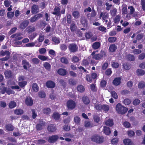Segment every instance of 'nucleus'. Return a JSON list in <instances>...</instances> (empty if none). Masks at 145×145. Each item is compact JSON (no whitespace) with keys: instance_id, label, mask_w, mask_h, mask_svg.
Returning a JSON list of instances; mask_svg holds the SVG:
<instances>
[{"instance_id":"1","label":"nucleus","mask_w":145,"mask_h":145,"mask_svg":"<svg viewBox=\"0 0 145 145\" xmlns=\"http://www.w3.org/2000/svg\"><path fill=\"white\" fill-rule=\"evenodd\" d=\"M116 109L118 114H124L128 110L127 108L123 106L120 103L117 104Z\"/></svg>"},{"instance_id":"2","label":"nucleus","mask_w":145,"mask_h":145,"mask_svg":"<svg viewBox=\"0 0 145 145\" xmlns=\"http://www.w3.org/2000/svg\"><path fill=\"white\" fill-rule=\"evenodd\" d=\"M91 140L97 144H101L104 140L103 136L99 135H95L92 136L91 138Z\"/></svg>"},{"instance_id":"3","label":"nucleus","mask_w":145,"mask_h":145,"mask_svg":"<svg viewBox=\"0 0 145 145\" xmlns=\"http://www.w3.org/2000/svg\"><path fill=\"white\" fill-rule=\"evenodd\" d=\"M66 106L68 110H72L74 109L76 106L75 102L72 99L68 100L66 103Z\"/></svg>"},{"instance_id":"4","label":"nucleus","mask_w":145,"mask_h":145,"mask_svg":"<svg viewBox=\"0 0 145 145\" xmlns=\"http://www.w3.org/2000/svg\"><path fill=\"white\" fill-rule=\"evenodd\" d=\"M78 47L75 43L70 44L68 46L69 50L71 52L74 53L78 50Z\"/></svg>"},{"instance_id":"5","label":"nucleus","mask_w":145,"mask_h":145,"mask_svg":"<svg viewBox=\"0 0 145 145\" xmlns=\"http://www.w3.org/2000/svg\"><path fill=\"white\" fill-rule=\"evenodd\" d=\"M80 22L84 27H87L88 25V22L87 18L82 17L80 19Z\"/></svg>"},{"instance_id":"6","label":"nucleus","mask_w":145,"mask_h":145,"mask_svg":"<svg viewBox=\"0 0 145 145\" xmlns=\"http://www.w3.org/2000/svg\"><path fill=\"white\" fill-rule=\"evenodd\" d=\"M59 138V136L57 135H52L49 137L48 141L50 143H54Z\"/></svg>"},{"instance_id":"7","label":"nucleus","mask_w":145,"mask_h":145,"mask_svg":"<svg viewBox=\"0 0 145 145\" xmlns=\"http://www.w3.org/2000/svg\"><path fill=\"white\" fill-rule=\"evenodd\" d=\"M45 122L42 120H40L39 123L37 124L36 126V128L37 130L40 131L43 129V127L45 125Z\"/></svg>"},{"instance_id":"8","label":"nucleus","mask_w":145,"mask_h":145,"mask_svg":"<svg viewBox=\"0 0 145 145\" xmlns=\"http://www.w3.org/2000/svg\"><path fill=\"white\" fill-rule=\"evenodd\" d=\"M25 102L27 106H30L33 105V101L31 97L30 96H27L26 97Z\"/></svg>"},{"instance_id":"9","label":"nucleus","mask_w":145,"mask_h":145,"mask_svg":"<svg viewBox=\"0 0 145 145\" xmlns=\"http://www.w3.org/2000/svg\"><path fill=\"white\" fill-rule=\"evenodd\" d=\"M42 14L40 13L36 14L32 17H31L30 19V22L31 23H33L35 22L37 20H38L40 18L42 17Z\"/></svg>"},{"instance_id":"10","label":"nucleus","mask_w":145,"mask_h":145,"mask_svg":"<svg viewBox=\"0 0 145 145\" xmlns=\"http://www.w3.org/2000/svg\"><path fill=\"white\" fill-rule=\"evenodd\" d=\"M60 7L56 6L54 9V12H52V14L57 16H60Z\"/></svg>"},{"instance_id":"11","label":"nucleus","mask_w":145,"mask_h":145,"mask_svg":"<svg viewBox=\"0 0 145 145\" xmlns=\"http://www.w3.org/2000/svg\"><path fill=\"white\" fill-rule=\"evenodd\" d=\"M109 15L108 13L106 12H101L100 14L99 18L101 19L102 17V20H106L108 18Z\"/></svg>"},{"instance_id":"12","label":"nucleus","mask_w":145,"mask_h":145,"mask_svg":"<svg viewBox=\"0 0 145 145\" xmlns=\"http://www.w3.org/2000/svg\"><path fill=\"white\" fill-rule=\"evenodd\" d=\"M121 78L116 77L114 79L112 82V84L114 85L117 86L120 85L121 83Z\"/></svg>"},{"instance_id":"13","label":"nucleus","mask_w":145,"mask_h":145,"mask_svg":"<svg viewBox=\"0 0 145 145\" xmlns=\"http://www.w3.org/2000/svg\"><path fill=\"white\" fill-rule=\"evenodd\" d=\"M46 86L48 88H53L55 86V84L54 82L52 80L47 81L46 83Z\"/></svg>"},{"instance_id":"14","label":"nucleus","mask_w":145,"mask_h":145,"mask_svg":"<svg viewBox=\"0 0 145 145\" xmlns=\"http://www.w3.org/2000/svg\"><path fill=\"white\" fill-rule=\"evenodd\" d=\"M56 130V127L54 124H51L48 125L47 127V130L48 131L50 132H53Z\"/></svg>"},{"instance_id":"15","label":"nucleus","mask_w":145,"mask_h":145,"mask_svg":"<svg viewBox=\"0 0 145 145\" xmlns=\"http://www.w3.org/2000/svg\"><path fill=\"white\" fill-rule=\"evenodd\" d=\"M39 11V8L38 5H33L31 7V12L33 14H36Z\"/></svg>"},{"instance_id":"16","label":"nucleus","mask_w":145,"mask_h":145,"mask_svg":"<svg viewBox=\"0 0 145 145\" xmlns=\"http://www.w3.org/2000/svg\"><path fill=\"white\" fill-rule=\"evenodd\" d=\"M22 65H23L24 69L25 70H27V67H29L30 65L29 62L26 60H23L22 61Z\"/></svg>"},{"instance_id":"17","label":"nucleus","mask_w":145,"mask_h":145,"mask_svg":"<svg viewBox=\"0 0 145 145\" xmlns=\"http://www.w3.org/2000/svg\"><path fill=\"white\" fill-rule=\"evenodd\" d=\"M67 71L65 69L61 68L59 69L57 71L58 74L63 76L66 75L67 74Z\"/></svg>"},{"instance_id":"18","label":"nucleus","mask_w":145,"mask_h":145,"mask_svg":"<svg viewBox=\"0 0 145 145\" xmlns=\"http://www.w3.org/2000/svg\"><path fill=\"white\" fill-rule=\"evenodd\" d=\"M21 35V33H15L11 35V37L13 38H16V40H20L23 38V37L19 36Z\"/></svg>"},{"instance_id":"19","label":"nucleus","mask_w":145,"mask_h":145,"mask_svg":"<svg viewBox=\"0 0 145 145\" xmlns=\"http://www.w3.org/2000/svg\"><path fill=\"white\" fill-rule=\"evenodd\" d=\"M117 47L115 44H112L110 45L109 48V51L111 52L116 51L117 49Z\"/></svg>"},{"instance_id":"20","label":"nucleus","mask_w":145,"mask_h":145,"mask_svg":"<svg viewBox=\"0 0 145 145\" xmlns=\"http://www.w3.org/2000/svg\"><path fill=\"white\" fill-rule=\"evenodd\" d=\"M29 22L27 20L23 21L20 25V28L22 29H25L28 25Z\"/></svg>"},{"instance_id":"21","label":"nucleus","mask_w":145,"mask_h":145,"mask_svg":"<svg viewBox=\"0 0 145 145\" xmlns=\"http://www.w3.org/2000/svg\"><path fill=\"white\" fill-rule=\"evenodd\" d=\"M52 117L55 120L57 121L59 120L60 117V115L58 112H55L52 114Z\"/></svg>"},{"instance_id":"22","label":"nucleus","mask_w":145,"mask_h":145,"mask_svg":"<svg viewBox=\"0 0 145 145\" xmlns=\"http://www.w3.org/2000/svg\"><path fill=\"white\" fill-rule=\"evenodd\" d=\"M5 55H6V56H9L10 57V52L9 51L6 50L4 51L2 50L0 52V56H3Z\"/></svg>"},{"instance_id":"23","label":"nucleus","mask_w":145,"mask_h":145,"mask_svg":"<svg viewBox=\"0 0 145 145\" xmlns=\"http://www.w3.org/2000/svg\"><path fill=\"white\" fill-rule=\"evenodd\" d=\"M110 107L109 106L106 104H103L102 105V111L103 110L106 113L109 110Z\"/></svg>"},{"instance_id":"24","label":"nucleus","mask_w":145,"mask_h":145,"mask_svg":"<svg viewBox=\"0 0 145 145\" xmlns=\"http://www.w3.org/2000/svg\"><path fill=\"white\" fill-rule=\"evenodd\" d=\"M96 15V12L95 10H93L91 13H89L87 14L86 16L88 18H91L95 16Z\"/></svg>"},{"instance_id":"25","label":"nucleus","mask_w":145,"mask_h":145,"mask_svg":"<svg viewBox=\"0 0 145 145\" xmlns=\"http://www.w3.org/2000/svg\"><path fill=\"white\" fill-rule=\"evenodd\" d=\"M83 102L86 105H88L90 103V100L87 96H84L82 98Z\"/></svg>"},{"instance_id":"26","label":"nucleus","mask_w":145,"mask_h":145,"mask_svg":"<svg viewBox=\"0 0 145 145\" xmlns=\"http://www.w3.org/2000/svg\"><path fill=\"white\" fill-rule=\"evenodd\" d=\"M123 143L125 145H133V143L131 140L128 138L124 139Z\"/></svg>"},{"instance_id":"27","label":"nucleus","mask_w":145,"mask_h":145,"mask_svg":"<svg viewBox=\"0 0 145 145\" xmlns=\"http://www.w3.org/2000/svg\"><path fill=\"white\" fill-rule=\"evenodd\" d=\"M103 130L104 133L107 135H109L111 133L110 128L109 127H104Z\"/></svg>"},{"instance_id":"28","label":"nucleus","mask_w":145,"mask_h":145,"mask_svg":"<svg viewBox=\"0 0 145 145\" xmlns=\"http://www.w3.org/2000/svg\"><path fill=\"white\" fill-rule=\"evenodd\" d=\"M76 28V25L74 22L72 21L70 25V29L72 32L74 31Z\"/></svg>"},{"instance_id":"29","label":"nucleus","mask_w":145,"mask_h":145,"mask_svg":"<svg viewBox=\"0 0 145 145\" xmlns=\"http://www.w3.org/2000/svg\"><path fill=\"white\" fill-rule=\"evenodd\" d=\"M6 129L9 131H12L14 129V127L11 124H7L5 125Z\"/></svg>"},{"instance_id":"30","label":"nucleus","mask_w":145,"mask_h":145,"mask_svg":"<svg viewBox=\"0 0 145 145\" xmlns=\"http://www.w3.org/2000/svg\"><path fill=\"white\" fill-rule=\"evenodd\" d=\"M52 40L55 43V44H58L60 42V40L59 38L56 37H52Z\"/></svg>"},{"instance_id":"31","label":"nucleus","mask_w":145,"mask_h":145,"mask_svg":"<svg viewBox=\"0 0 145 145\" xmlns=\"http://www.w3.org/2000/svg\"><path fill=\"white\" fill-rule=\"evenodd\" d=\"M105 124L109 126H112L114 125L113 120L112 119H108L105 122Z\"/></svg>"},{"instance_id":"32","label":"nucleus","mask_w":145,"mask_h":145,"mask_svg":"<svg viewBox=\"0 0 145 145\" xmlns=\"http://www.w3.org/2000/svg\"><path fill=\"white\" fill-rule=\"evenodd\" d=\"M16 102L13 101H11L8 104V107L12 109L16 107Z\"/></svg>"},{"instance_id":"33","label":"nucleus","mask_w":145,"mask_h":145,"mask_svg":"<svg viewBox=\"0 0 145 145\" xmlns=\"http://www.w3.org/2000/svg\"><path fill=\"white\" fill-rule=\"evenodd\" d=\"M51 111L50 108H44L43 110V113L46 115H49Z\"/></svg>"},{"instance_id":"34","label":"nucleus","mask_w":145,"mask_h":145,"mask_svg":"<svg viewBox=\"0 0 145 145\" xmlns=\"http://www.w3.org/2000/svg\"><path fill=\"white\" fill-rule=\"evenodd\" d=\"M24 112L23 110L20 109H16L14 111V114L17 115H20L23 114Z\"/></svg>"},{"instance_id":"35","label":"nucleus","mask_w":145,"mask_h":145,"mask_svg":"<svg viewBox=\"0 0 145 145\" xmlns=\"http://www.w3.org/2000/svg\"><path fill=\"white\" fill-rule=\"evenodd\" d=\"M5 74L6 77L8 78H11L12 77L13 73L10 70L6 71L5 72Z\"/></svg>"},{"instance_id":"36","label":"nucleus","mask_w":145,"mask_h":145,"mask_svg":"<svg viewBox=\"0 0 145 145\" xmlns=\"http://www.w3.org/2000/svg\"><path fill=\"white\" fill-rule=\"evenodd\" d=\"M100 43L99 42H95L92 45V48L95 50L98 49L100 46Z\"/></svg>"},{"instance_id":"37","label":"nucleus","mask_w":145,"mask_h":145,"mask_svg":"<svg viewBox=\"0 0 145 145\" xmlns=\"http://www.w3.org/2000/svg\"><path fill=\"white\" fill-rule=\"evenodd\" d=\"M81 119L79 117L76 116L74 117V121L77 125H80V124Z\"/></svg>"},{"instance_id":"38","label":"nucleus","mask_w":145,"mask_h":145,"mask_svg":"<svg viewBox=\"0 0 145 145\" xmlns=\"http://www.w3.org/2000/svg\"><path fill=\"white\" fill-rule=\"evenodd\" d=\"M32 88L33 91L35 92H37L39 91V88L36 83H34L33 84Z\"/></svg>"},{"instance_id":"39","label":"nucleus","mask_w":145,"mask_h":145,"mask_svg":"<svg viewBox=\"0 0 145 145\" xmlns=\"http://www.w3.org/2000/svg\"><path fill=\"white\" fill-rule=\"evenodd\" d=\"M43 66L47 70L50 71L51 69V65L48 62H45L43 64Z\"/></svg>"},{"instance_id":"40","label":"nucleus","mask_w":145,"mask_h":145,"mask_svg":"<svg viewBox=\"0 0 145 145\" xmlns=\"http://www.w3.org/2000/svg\"><path fill=\"white\" fill-rule=\"evenodd\" d=\"M137 74L138 76H143L145 74L144 71L141 69H138L137 71Z\"/></svg>"},{"instance_id":"41","label":"nucleus","mask_w":145,"mask_h":145,"mask_svg":"<svg viewBox=\"0 0 145 145\" xmlns=\"http://www.w3.org/2000/svg\"><path fill=\"white\" fill-rule=\"evenodd\" d=\"M27 82L26 81L19 82L18 84V85L21 88H23L27 85Z\"/></svg>"},{"instance_id":"42","label":"nucleus","mask_w":145,"mask_h":145,"mask_svg":"<svg viewBox=\"0 0 145 145\" xmlns=\"http://www.w3.org/2000/svg\"><path fill=\"white\" fill-rule=\"evenodd\" d=\"M77 90L80 92H83L85 90L84 87L82 85L78 86L77 87Z\"/></svg>"},{"instance_id":"43","label":"nucleus","mask_w":145,"mask_h":145,"mask_svg":"<svg viewBox=\"0 0 145 145\" xmlns=\"http://www.w3.org/2000/svg\"><path fill=\"white\" fill-rule=\"evenodd\" d=\"M60 61L63 63L67 64L69 63L67 59L65 57H62L60 59Z\"/></svg>"},{"instance_id":"44","label":"nucleus","mask_w":145,"mask_h":145,"mask_svg":"<svg viewBox=\"0 0 145 145\" xmlns=\"http://www.w3.org/2000/svg\"><path fill=\"white\" fill-rule=\"evenodd\" d=\"M72 15L75 18H78L80 15L79 12L77 11H73L72 12Z\"/></svg>"},{"instance_id":"45","label":"nucleus","mask_w":145,"mask_h":145,"mask_svg":"<svg viewBox=\"0 0 145 145\" xmlns=\"http://www.w3.org/2000/svg\"><path fill=\"white\" fill-rule=\"evenodd\" d=\"M103 57V55L101 54H96L93 56V58L96 60H98L100 59Z\"/></svg>"},{"instance_id":"46","label":"nucleus","mask_w":145,"mask_h":145,"mask_svg":"<svg viewBox=\"0 0 145 145\" xmlns=\"http://www.w3.org/2000/svg\"><path fill=\"white\" fill-rule=\"evenodd\" d=\"M94 108L97 110L102 111V105L101 104H97L94 105Z\"/></svg>"},{"instance_id":"47","label":"nucleus","mask_w":145,"mask_h":145,"mask_svg":"<svg viewBox=\"0 0 145 145\" xmlns=\"http://www.w3.org/2000/svg\"><path fill=\"white\" fill-rule=\"evenodd\" d=\"M71 16L70 14H69L67 16V21L68 25H69L71 24L72 22Z\"/></svg>"},{"instance_id":"48","label":"nucleus","mask_w":145,"mask_h":145,"mask_svg":"<svg viewBox=\"0 0 145 145\" xmlns=\"http://www.w3.org/2000/svg\"><path fill=\"white\" fill-rule=\"evenodd\" d=\"M69 84L71 85L74 86L76 84V81L73 78H70L69 80Z\"/></svg>"},{"instance_id":"49","label":"nucleus","mask_w":145,"mask_h":145,"mask_svg":"<svg viewBox=\"0 0 145 145\" xmlns=\"http://www.w3.org/2000/svg\"><path fill=\"white\" fill-rule=\"evenodd\" d=\"M38 95L40 98H44L46 97V94L44 91H40L38 93Z\"/></svg>"},{"instance_id":"50","label":"nucleus","mask_w":145,"mask_h":145,"mask_svg":"<svg viewBox=\"0 0 145 145\" xmlns=\"http://www.w3.org/2000/svg\"><path fill=\"white\" fill-rule=\"evenodd\" d=\"M111 65L112 67L114 68H118L119 66V63L116 61L112 62Z\"/></svg>"},{"instance_id":"51","label":"nucleus","mask_w":145,"mask_h":145,"mask_svg":"<svg viewBox=\"0 0 145 145\" xmlns=\"http://www.w3.org/2000/svg\"><path fill=\"white\" fill-rule=\"evenodd\" d=\"M123 66L124 69L125 70H129L131 67L129 63H124Z\"/></svg>"},{"instance_id":"52","label":"nucleus","mask_w":145,"mask_h":145,"mask_svg":"<svg viewBox=\"0 0 145 145\" xmlns=\"http://www.w3.org/2000/svg\"><path fill=\"white\" fill-rule=\"evenodd\" d=\"M128 60L130 61H133L135 60V58L134 55L131 54H129L127 56Z\"/></svg>"},{"instance_id":"53","label":"nucleus","mask_w":145,"mask_h":145,"mask_svg":"<svg viewBox=\"0 0 145 145\" xmlns=\"http://www.w3.org/2000/svg\"><path fill=\"white\" fill-rule=\"evenodd\" d=\"M117 40V38L115 37H110L108 38V41L110 43H113L115 42Z\"/></svg>"},{"instance_id":"54","label":"nucleus","mask_w":145,"mask_h":145,"mask_svg":"<svg viewBox=\"0 0 145 145\" xmlns=\"http://www.w3.org/2000/svg\"><path fill=\"white\" fill-rule=\"evenodd\" d=\"M145 87V83L143 81L140 82L138 85V87L139 88H142Z\"/></svg>"},{"instance_id":"55","label":"nucleus","mask_w":145,"mask_h":145,"mask_svg":"<svg viewBox=\"0 0 145 145\" xmlns=\"http://www.w3.org/2000/svg\"><path fill=\"white\" fill-rule=\"evenodd\" d=\"M72 61L74 63H76L78 62L79 60L78 57L75 56H73L72 59Z\"/></svg>"},{"instance_id":"56","label":"nucleus","mask_w":145,"mask_h":145,"mask_svg":"<svg viewBox=\"0 0 145 145\" xmlns=\"http://www.w3.org/2000/svg\"><path fill=\"white\" fill-rule=\"evenodd\" d=\"M107 82L104 80H102L100 82L101 86L102 88L105 87L106 86Z\"/></svg>"},{"instance_id":"57","label":"nucleus","mask_w":145,"mask_h":145,"mask_svg":"<svg viewBox=\"0 0 145 145\" xmlns=\"http://www.w3.org/2000/svg\"><path fill=\"white\" fill-rule=\"evenodd\" d=\"M127 135L128 136L132 137L135 135V132L132 130H129L127 131Z\"/></svg>"},{"instance_id":"58","label":"nucleus","mask_w":145,"mask_h":145,"mask_svg":"<svg viewBox=\"0 0 145 145\" xmlns=\"http://www.w3.org/2000/svg\"><path fill=\"white\" fill-rule=\"evenodd\" d=\"M86 80L90 82H91L93 79L91 76L89 74H87L86 76Z\"/></svg>"},{"instance_id":"59","label":"nucleus","mask_w":145,"mask_h":145,"mask_svg":"<svg viewBox=\"0 0 145 145\" xmlns=\"http://www.w3.org/2000/svg\"><path fill=\"white\" fill-rule=\"evenodd\" d=\"M122 13L123 15L127 14V7L125 6L123 7L122 8Z\"/></svg>"},{"instance_id":"60","label":"nucleus","mask_w":145,"mask_h":145,"mask_svg":"<svg viewBox=\"0 0 145 145\" xmlns=\"http://www.w3.org/2000/svg\"><path fill=\"white\" fill-rule=\"evenodd\" d=\"M14 12H7V15L8 17L9 18H12L14 15Z\"/></svg>"},{"instance_id":"61","label":"nucleus","mask_w":145,"mask_h":145,"mask_svg":"<svg viewBox=\"0 0 145 145\" xmlns=\"http://www.w3.org/2000/svg\"><path fill=\"white\" fill-rule=\"evenodd\" d=\"M111 94L112 97L115 99H117L118 97L117 93L114 91H112Z\"/></svg>"},{"instance_id":"62","label":"nucleus","mask_w":145,"mask_h":145,"mask_svg":"<svg viewBox=\"0 0 145 145\" xmlns=\"http://www.w3.org/2000/svg\"><path fill=\"white\" fill-rule=\"evenodd\" d=\"M39 51L40 54H44L46 52V50L45 48H42L39 49Z\"/></svg>"},{"instance_id":"63","label":"nucleus","mask_w":145,"mask_h":145,"mask_svg":"<svg viewBox=\"0 0 145 145\" xmlns=\"http://www.w3.org/2000/svg\"><path fill=\"white\" fill-rule=\"evenodd\" d=\"M123 125L124 127L127 128H129L130 127L131 125L128 122L125 121L123 123Z\"/></svg>"},{"instance_id":"64","label":"nucleus","mask_w":145,"mask_h":145,"mask_svg":"<svg viewBox=\"0 0 145 145\" xmlns=\"http://www.w3.org/2000/svg\"><path fill=\"white\" fill-rule=\"evenodd\" d=\"M61 49L64 51H65L67 48V46L66 44H61L60 45Z\"/></svg>"}]
</instances>
